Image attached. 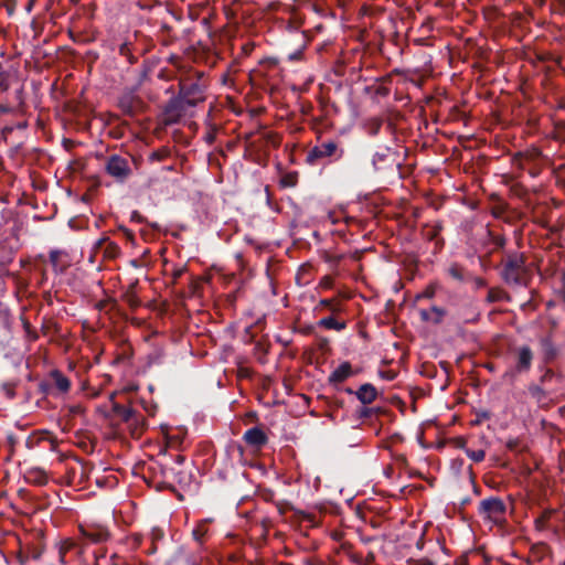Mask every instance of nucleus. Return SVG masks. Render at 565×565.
I'll return each instance as SVG.
<instances>
[{"label": "nucleus", "instance_id": "obj_16", "mask_svg": "<svg viewBox=\"0 0 565 565\" xmlns=\"http://www.w3.org/2000/svg\"><path fill=\"white\" fill-rule=\"evenodd\" d=\"M118 105L125 115L132 117L137 113L139 100L131 95H126L119 99Z\"/></svg>", "mask_w": 565, "mask_h": 565}, {"label": "nucleus", "instance_id": "obj_49", "mask_svg": "<svg viewBox=\"0 0 565 565\" xmlns=\"http://www.w3.org/2000/svg\"><path fill=\"white\" fill-rule=\"evenodd\" d=\"M192 534L196 541H201L202 536L204 535L201 529H194Z\"/></svg>", "mask_w": 565, "mask_h": 565}, {"label": "nucleus", "instance_id": "obj_7", "mask_svg": "<svg viewBox=\"0 0 565 565\" xmlns=\"http://www.w3.org/2000/svg\"><path fill=\"white\" fill-rule=\"evenodd\" d=\"M148 471L151 473L152 478L156 479L158 477L162 478V480L158 481L156 484L157 490L163 489H172L173 487L167 481L171 475H174V469L169 468L166 465H162L158 461L153 462L148 467Z\"/></svg>", "mask_w": 565, "mask_h": 565}, {"label": "nucleus", "instance_id": "obj_14", "mask_svg": "<svg viewBox=\"0 0 565 565\" xmlns=\"http://www.w3.org/2000/svg\"><path fill=\"white\" fill-rule=\"evenodd\" d=\"M418 313L423 322L439 324L446 316V310L440 307L433 306L430 310L419 309Z\"/></svg>", "mask_w": 565, "mask_h": 565}, {"label": "nucleus", "instance_id": "obj_27", "mask_svg": "<svg viewBox=\"0 0 565 565\" xmlns=\"http://www.w3.org/2000/svg\"><path fill=\"white\" fill-rule=\"evenodd\" d=\"M388 149H386L384 152H376L374 153L372 158V164L375 170H382L384 169V164L388 160Z\"/></svg>", "mask_w": 565, "mask_h": 565}, {"label": "nucleus", "instance_id": "obj_56", "mask_svg": "<svg viewBox=\"0 0 565 565\" xmlns=\"http://www.w3.org/2000/svg\"><path fill=\"white\" fill-rule=\"evenodd\" d=\"M556 128L565 130V119L555 122Z\"/></svg>", "mask_w": 565, "mask_h": 565}, {"label": "nucleus", "instance_id": "obj_35", "mask_svg": "<svg viewBox=\"0 0 565 565\" xmlns=\"http://www.w3.org/2000/svg\"><path fill=\"white\" fill-rule=\"evenodd\" d=\"M317 347L322 352H328L330 350L329 339L326 337H317Z\"/></svg>", "mask_w": 565, "mask_h": 565}, {"label": "nucleus", "instance_id": "obj_21", "mask_svg": "<svg viewBox=\"0 0 565 565\" xmlns=\"http://www.w3.org/2000/svg\"><path fill=\"white\" fill-rule=\"evenodd\" d=\"M134 288H135V285H131L129 287V289H127L125 291V294L122 295V300L132 309H137L140 305H141V301L140 299L138 298V296L136 295V292L134 291Z\"/></svg>", "mask_w": 565, "mask_h": 565}, {"label": "nucleus", "instance_id": "obj_61", "mask_svg": "<svg viewBox=\"0 0 565 565\" xmlns=\"http://www.w3.org/2000/svg\"><path fill=\"white\" fill-rule=\"evenodd\" d=\"M150 227L153 230H159V225L157 223H149Z\"/></svg>", "mask_w": 565, "mask_h": 565}, {"label": "nucleus", "instance_id": "obj_5", "mask_svg": "<svg viewBox=\"0 0 565 565\" xmlns=\"http://www.w3.org/2000/svg\"><path fill=\"white\" fill-rule=\"evenodd\" d=\"M186 100L183 99L179 94L168 100L163 107V122L164 125H174L185 115L188 108Z\"/></svg>", "mask_w": 565, "mask_h": 565}, {"label": "nucleus", "instance_id": "obj_33", "mask_svg": "<svg viewBox=\"0 0 565 565\" xmlns=\"http://www.w3.org/2000/svg\"><path fill=\"white\" fill-rule=\"evenodd\" d=\"M105 253H106V255L108 257L115 258L117 255H119L120 248H119V246L116 243L109 242L107 247H106Z\"/></svg>", "mask_w": 565, "mask_h": 565}, {"label": "nucleus", "instance_id": "obj_53", "mask_svg": "<svg viewBox=\"0 0 565 565\" xmlns=\"http://www.w3.org/2000/svg\"><path fill=\"white\" fill-rule=\"evenodd\" d=\"M50 386H51V384H50V383H45V382H42V383L40 384V388H41V391H42L43 393H45V394H47V393H49V387H50Z\"/></svg>", "mask_w": 565, "mask_h": 565}, {"label": "nucleus", "instance_id": "obj_37", "mask_svg": "<svg viewBox=\"0 0 565 565\" xmlns=\"http://www.w3.org/2000/svg\"><path fill=\"white\" fill-rule=\"evenodd\" d=\"M529 391H530V394H531L533 397L537 398L539 401H540L542 397H544V396H545V392H544V390H543L541 386L532 385V386H530Z\"/></svg>", "mask_w": 565, "mask_h": 565}, {"label": "nucleus", "instance_id": "obj_47", "mask_svg": "<svg viewBox=\"0 0 565 565\" xmlns=\"http://www.w3.org/2000/svg\"><path fill=\"white\" fill-rule=\"evenodd\" d=\"M477 417H478V418H477V422H478V423H480V422H481V420H483V419H489V418H490V413H489V412H487V411H483V412H481V413H478V414H477Z\"/></svg>", "mask_w": 565, "mask_h": 565}, {"label": "nucleus", "instance_id": "obj_43", "mask_svg": "<svg viewBox=\"0 0 565 565\" xmlns=\"http://www.w3.org/2000/svg\"><path fill=\"white\" fill-rule=\"evenodd\" d=\"M8 88H9V82H8L7 76H4L3 74H0V90L6 92V90H8Z\"/></svg>", "mask_w": 565, "mask_h": 565}, {"label": "nucleus", "instance_id": "obj_44", "mask_svg": "<svg viewBox=\"0 0 565 565\" xmlns=\"http://www.w3.org/2000/svg\"><path fill=\"white\" fill-rule=\"evenodd\" d=\"M70 413L72 415H79L84 413V408L81 405H74L70 407Z\"/></svg>", "mask_w": 565, "mask_h": 565}, {"label": "nucleus", "instance_id": "obj_64", "mask_svg": "<svg viewBox=\"0 0 565 565\" xmlns=\"http://www.w3.org/2000/svg\"><path fill=\"white\" fill-rule=\"evenodd\" d=\"M469 501H470V499L466 498V499L462 500L461 504L465 505V504L469 503Z\"/></svg>", "mask_w": 565, "mask_h": 565}, {"label": "nucleus", "instance_id": "obj_30", "mask_svg": "<svg viewBox=\"0 0 565 565\" xmlns=\"http://www.w3.org/2000/svg\"><path fill=\"white\" fill-rule=\"evenodd\" d=\"M488 235L491 239V243L494 245L493 252L503 249L507 245V238L503 235H495L491 231H488Z\"/></svg>", "mask_w": 565, "mask_h": 565}, {"label": "nucleus", "instance_id": "obj_51", "mask_svg": "<svg viewBox=\"0 0 565 565\" xmlns=\"http://www.w3.org/2000/svg\"><path fill=\"white\" fill-rule=\"evenodd\" d=\"M28 559H29V557H28V556H25V555H23L22 553H20V554L18 555V561H19V563H20L21 565H25V564H26V562H28Z\"/></svg>", "mask_w": 565, "mask_h": 565}, {"label": "nucleus", "instance_id": "obj_31", "mask_svg": "<svg viewBox=\"0 0 565 565\" xmlns=\"http://www.w3.org/2000/svg\"><path fill=\"white\" fill-rule=\"evenodd\" d=\"M170 156V151L168 148H161L159 150H156L153 151L149 159L151 161H163L164 159H167L168 157Z\"/></svg>", "mask_w": 565, "mask_h": 565}, {"label": "nucleus", "instance_id": "obj_2", "mask_svg": "<svg viewBox=\"0 0 565 565\" xmlns=\"http://www.w3.org/2000/svg\"><path fill=\"white\" fill-rule=\"evenodd\" d=\"M178 94L186 100L188 105L195 107L205 100V93L209 86L203 72H193L179 79Z\"/></svg>", "mask_w": 565, "mask_h": 565}, {"label": "nucleus", "instance_id": "obj_41", "mask_svg": "<svg viewBox=\"0 0 565 565\" xmlns=\"http://www.w3.org/2000/svg\"><path fill=\"white\" fill-rule=\"evenodd\" d=\"M130 221L142 224L146 223V217L138 211H132L130 214Z\"/></svg>", "mask_w": 565, "mask_h": 565}, {"label": "nucleus", "instance_id": "obj_12", "mask_svg": "<svg viewBox=\"0 0 565 565\" xmlns=\"http://www.w3.org/2000/svg\"><path fill=\"white\" fill-rule=\"evenodd\" d=\"M353 375L352 365L350 362L345 361L342 362L330 375H329V383L332 385H338L340 383H343L349 377Z\"/></svg>", "mask_w": 565, "mask_h": 565}, {"label": "nucleus", "instance_id": "obj_15", "mask_svg": "<svg viewBox=\"0 0 565 565\" xmlns=\"http://www.w3.org/2000/svg\"><path fill=\"white\" fill-rule=\"evenodd\" d=\"M447 274L449 277L459 282H469L470 278H472V274L457 263L449 266Z\"/></svg>", "mask_w": 565, "mask_h": 565}, {"label": "nucleus", "instance_id": "obj_58", "mask_svg": "<svg viewBox=\"0 0 565 565\" xmlns=\"http://www.w3.org/2000/svg\"><path fill=\"white\" fill-rule=\"evenodd\" d=\"M377 93H379L380 95H386V94L388 93V89H387V88H385V87H381V88H379V89H377Z\"/></svg>", "mask_w": 565, "mask_h": 565}, {"label": "nucleus", "instance_id": "obj_11", "mask_svg": "<svg viewBox=\"0 0 565 565\" xmlns=\"http://www.w3.org/2000/svg\"><path fill=\"white\" fill-rule=\"evenodd\" d=\"M82 536L90 543H102L109 539V532L104 526L81 527Z\"/></svg>", "mask_w": 565, "mask_h": 565}, {"label": "nucleus", "instance_id": "obj_18", "mask_svg": "<svg viewBox=\"0 0 565 565\" xmlns=\"http://www.w3.org/2000/svg\"><path fill=\"white\" fill-rule=\"evenodd\" d=\"M318 327L342 331L347 328L345 321H339L333 316H328L317 322Z\"/></svg>", "mask_w": 565, "mask_h": 565}, {"label": "nucleus", "instance_id": "obj_3", "mask_svg": "<svg viewBox=\"0 0 565 565\" xmlns=\"http://www.w3.org/2000/svg\"><path fill=\"white\" fill-rule=\"evenodd\" d=\"M105 171L118 183H125L132 175V158L110 154L105 160Z\"/></svg>", "mask_w": 565, "mask_h": 565}, {"label": "nucleus", "instance_id": "obj_48", "mask_svg": "<svg viewBox=\"0 0 565 565\" xmlns=\"http://www.w3.org/2000/svg\"><path fill=\"white\" fill-rule=\"evenodd\" d=\"M186 270V267L178 268L173 271V278L174 280L179 279Z\"/></svg>", "mask_w": 565, "mask_h": 565}, {"label": "nucleus", "instance_id": "obj_28", "mask_svg": "<svg viewBox=\"0 0 565 565\" xmlns=\"http://www.w3.org/2000/svg\"><path fill=\"white\" fill-rule=\"evenodd\" d=\"M22 326L25 332V338L29 342H35L39 339L38 331L31 326L28 320H22Z\"/></svg>", "mask_w": 565, "mask_h": 565}, {"label": "nucleus", "instance_id": "obj_6", "mask_svg": "<svg viewBox=\"0 0 565 565\" xmlns=\"http://www.w3.org/2000/svg\"><path fill=\"white\" fill-rule=\"evenodd\" d=\"M507 512V505L502 499L498 497H490L482 500L478 508V513L483 519L490 521H498L504 516Z\"/></svg>", "mask_w": 565, "mask_h": 565}, {"label": "nucleus", "instance_id": "obj_10", "mask_svg": "<svg viewBox=\"0 0 565 565\" xmlns=\"http://www.w3.org/2000/svg\"><path fill=\"white\" fill-rule=\"evenodd\" d=\"M243 439L245 443L250 446L260 449L268 443V437L265 434V431L259 427H252L247 429L244 435Z\"/></svg>", "mask_w": 565, "mask_h": 565}, {"label": "nucleus", "instance_id": "obj_60", "mask_svg": "<svg viewBox=\"0 0 565 565\" xmlns=\"http://www.w3.org/2000/svg\"><path fill=\"white\" fill-rule=\"evenodd\" d=\"M561 281H562V286H563V288L565 290V269L562 273Z\"/></svg>", "mask_w": 565, "mask_h": 565}, {"label": "nucleus", "instance_id": "obj_63", "mask_svg": "<svg viewBox=\"0 0 565 565\" xmlns=\"http://www.w3.org/2000/svg\"><path fill=\"white\" fill-rule=\"evenodd\" d=\"M345 393H348V394H355V392L352 388H350V387L345 388Z\"/></svg>", "mask_w": 565, "mask_h": 565}, {"label": "nucleus", "instance_id": "obj_4", "mask_svg": "<svg viewBox=\"0 0 565 565\" xmlns=\"http://www.w3.org/2000/svg\"><path fill=\"white\" fill-rule=\"evenodd\" d=\"M343 153L344 150L340 149L335 141L330 140L310 149L307 153L306 162L313 166L324 158L335 157V159H340Z\"/></svg>", "mask_w": 565, "mask_h": 565}, {"label": "nucleus", "instance_id": "obj_50", "mask_svg": "<svg viewBox=\"0 0 565 565\" xmlns=\"http://www.w3.org/2000/svg\"><path fill=\"white\" fill-rule=\"evenodd\" d=\"M518 440L516 439H512V440H509L507 443V447L510 449V450H515L516 447H518Z\"/></svg>", "mask_w": 565, "mask_h": 565}, {"label": "nucleus", "instance_id": "obj_59", "mask_svg": "<svg viewBox=\"0 0 565 565\" xmlns=\"http://www.w3.org/2000/svg\"><path fill=\"white\" fill-rule=\"evenodd\" d=\"M161 30L164 31V32H169L171 30V26L169 24H167V23H163L161 25Z\"/></svg>", "mask_w": 565, "mask_h": 565}, {"label": "nucleus", "instance_id": "obj_42", "mask_svg": "<svg viewBox=\"0 0 565 565\" xmlns=\"http://www.w3.org/2000/svg\"><path fill=\"white\" fill-rule=\"evenodd\" d=\"M380 375L382 379L387 380V381H393L396 376L394 371H381Z\"/></svg>", "mask_w": 565, "mask_h": 565}, {"label": "nucleus", "instance_id": "obj_17", "mask_svg": "<svg viewBox=\"0 0 565 565\" xmlns=\"http://www.w3.org/2000/svg\"><path fill=\"white\" fill-rule=\"evenodd\" d=\"M53 385L61 392L66 393L71 388V381L61 371L53 370L50 373Z\"/></svg>", "mask_w": 565, "mask_h": 565}, {"label": "nucleus", "instance_id": "obj_25", "mask_svg": "<svg viewBox=\"0 0 565 565\" xmlns=\"http://www.w3.org/2000/svg\"><path fill=\"white\" fill-rule=\"evenodd\" d=\"M298 182V173L297 172H287L285 173L279 181L281 188H294Z\"/></svg>", "mask_w": 565, "mask_h": 565}, {"label": "nucleus", "instance_id": "obj_29", "mask_svg": "<svg viewBox=\"0 0 565 565\" xmlns=\"http://www.w3.org/2000/svg\"><path fill=\"white\" fill-rule=\"evenodd\" d=\"M441 228V225L437 224L426 235L428 241H436V247L438 249L444 246V241L438 238Z\"/></svg>", "mask_w": 565, "mask_h": 565}, {"label": "nucleus", "instance_id": "obj_52", "mask_svg": "<svg viewBox=\"0 0 565 565\" xmlns=\"http://www.w3.org/2000/svg\"><path fill=\"white\" fill-rule=\"evenodd\" d=\"M456 565H468V558L466 556H460L457 561H456Z\"/></svg>", "mask_w": 565, "mask_h": 565}, {"label": "nucleus", "instance_id": "obj_22", "mask_svg": "<svg viewBox=\"0 0 565 565\" xmlns=\"http://www.w3.org/2000/svg\"><path fill=\"white\" fill-rule=\"evenodd\" d=\"M119 54L127 58L130 65L138 62V57L132 52V44L128 41L121 43L118 50Z\"/></svg>", "mask_w": 565, "mask_h": 565}, {"label": "nucleus", "instance_id": "obj_57", "mask_svg": "<svg viewBox=\"0 0 565 565\" xmlns=\"http://www.w3.org/2000/svg\"><path fill=\"white\" fill-rule=\"evenodd\" d=\"M416 546H417L418 550H422L424 547V537H423V535L416 542Z\"/></svg>", "mask_w": 565, "mask_h": 565}, {"label": "nucleus", "instance_id": "obj_13", "mask_svg": "<svg viewBox=\"0 0 565 565\" xmlns=\"http://www.w3.org/2000/svg\"><path fill=\"white\" fill-rule=\"evenodd\" d=\"M355 396L363 405H369L376 399L377 390L373 384L364 383L355 391Z\"/></svg>", "mask_w": 565, "mask_h": 565}, {"label": "nucleus", "instance_id": "obj_34", "mask_svg": "<svg viewBox=\"0 0 565 565\" xmlns=\"http://www.w3.org/2000/svg\"><path fill=\"white\" fill-rule=\"evenodd\" d=\"M52 328H54L57 331V324L55 322H53L52 320L44 318L42 321V326H41L42 333L45 335L49 334V332Z\"/></svg>", "mask_w": 565, "mask_h": 565}, {"label": "nucleus", "instance_id": "obj_23", "mask_svg": "<svg viewBox=\"0 0 565 565\" xmlns=\"http://www.w3.org/2000/svg\"><path fill=\"white\" fill-rule=\"evenodd\" d=\"M385 413H386V411L382 407L363 406L356 411V416L360 419H366V418H371L373 415H382Z\"/></svg>", "mask_w": 565, "mask_h": 565}, {"label": "nucleus", "instance_id": "obj_55", "mask_svg": "<svg viewBox=\"0 0 565 565\" xmlns=\"http://www.w3.org/2000/svg\"><path fill=\"white\" fill-rule=\"evenodd\" d=\"M184 460H185V457L182 455H177L174 458V462L178 465H182L184 462Z\"/></svg>", "mask_w": 565, "mask_h": 565}, {"label": "nucleus", "instance_id": "obj_45", "mask_svg": "<svg viewBox=\"0 0 565 565\" xmlns=\"http://www.w3.org/2000/svg\"><path fill=\"white\" fill-rule=\"evenodd\" d=\"M414 565H435V564H434V562H431L428 558H420V559L414 561Z\"/></svg>", "mask_w": 565, "mask_h": 565}, {"label": "nucleus", "instance_id": "obj_24", "mask_svg": "<svg viewBox=\"0 0 565 565\" xmlns=\"http://www.w3.org/2000/svg\"><path fill=\"white\" fill-rule=\"evenodd\" d=\"M503 299H509L508 294L503 289L497 287V288L489 289L486 300L489 303H494V302H499Z\"/></svg>", "mask_w": 565, "mask_h": 565}, {"label": "nucleus", "instance_id": "obj_38", "mask_svg": "<svg viewBox=\"0 0 565 565\" xmlns=\"http://www.w3.org/2000/svg\"><path fill=\"white\" fill-rule=\"evenodd\" d=\"M7 441H8V445H9V452H10V456H11L13 454V451H14L15 445L18 444V437L14 434L9 433L7 435Z\"/></svg>", "mask_w": 565, "mask_h": 565}, {"label": "nucleus", "instance_id": "obj_36", "mask_svg": "<svg viewBox=\"0 0 565 565\" xmlns=\"http://www.w3.org/2000/svg\"><path fill=\"white\" fill-rule=\"evenodd\" d=\"M436 294V287L434 285H429L422 294L416 296V299H431Z\"/></svg>", "mask_w": 565, "mask_h": 565}, {"label": "nucleus", "instance_id": "obj_8", "mask_svg": "<svg viewBox=\"0 0 565 565\" xmlns=\"http://www.w3.org/2000/svg\"><path fill=\"white\" fill-rule=\"evenodd\" d=\"M515 371L519 373L530 371L533 361V351L529 345L519 347L515 350Z\"/></svg>", "mask_w": 565, "mask_h": 565}, {"label": "nucleus", "instance_id": "obj_19", "mask_svg": "<svg viewBox=\"0 0 565 565\" xmlns=\"http://www.w3.org/2000/svg\"><path fill=\"white\" fill-rule=\"evenodd\" d=\"M65 253L60 249H52L49 254L50 263L56 274H63L67 267V264H62L60 258Z\"/></svg>", "mask_w": 565, "mask_h": 565}, {"label": "nucleus", "instance_id": "obj_26", "mask_svg": "<svg viewBox=\"0 0 565 565\" xmlns=\"http://www.w3.org/2000/svg\"><path fill=\"white\" fill-rule=\"evenodd\" d=\"M319 306L331 311L332 313L342 311V305L337 299H321Z\"/></svg>", "mask_w": 565, "mask_h": 565}, {"label": "nucleus", "instance_id": "obj_1", "mask_svg": "<svg viewBox=\"0 0 565 565\" xmlns=\"http://www.w3.org/2000/svg\"><path fill=\"white\" fill-rule=\"evenodd\" d=\"M526 257L523 253L509 252L501 262L500 276L511 287H529L533 273L526 265Z\"/></svg>", "mask_w": 565, "mask_h": 565}, {"label": "nucleus", "instance_id": "obj_54", "mask_svg": "<svg viewBox=\"0 0 565 565\" xmlns=\"http://www.w3.org/2000/svg\"><path fill=\"white\" fill-rule=\"evenodd\" d=\"M276 507L280 515H284L286 513L287 508H285L282 503H276Z\"/></svg>", "mask_w": 565, "mask_h": 565}, {"label": "nucleus", "instance_id": "obj_20", "mask_svg": "<svg viewBox=\"0 0 565 565\" xmlns=\"http://www.w3.org/2000/svg\"><path fill=\"white\" fill-rule=\"evenodd\" d=\"M26 480L36 486H44L47 483L49 478L44 470L33 469L28 472Z\"/></svg>", "mask_w": 565, "mask_h": 565}, {"label": "nucleus", "instance_id": "obj_39", "mask_svg": "<svg viewBox=\"0 0 565 565\" xmlns=\"http://www.w3.org/2000/svg\"><path fill=\"white\" fill-rule=\"evenodd\" d=\"M203 139L209 146L213 145L216 139V130L214 128L210 129L205 132Z\"/></svg>", "mask_w": 565, "mask_h": 565}, {"label": "nucleus", "instance_id": "obj_32", "mask_svg": "<svg viewBox=\"0 0 565 565\" xmlns=\"http://www.w3.org/2000/svg\"><path fill=\"white\" fill-rule=\"evenodd\" d=\"M466 455L475 462H481V461H483V459L486 457V451L482 449H478V450L466 449Z\"/></svg>", "mask_w": 565, "mask_h": 565}, {"label": "nucleus", "instance_id": "obj_46", "mask_svg": "<svg viewBox=\"0 0 565 565\" xmlns=\"http://www.w3.org/2000/svg\"><path fill=\"white\" fill-rule=\"evenodd\" d=\"M504 212V206H497L492 210V215L497 218L501 217L502 213Z\"/></svg>", "mask_w": 565, "mask_h": 565}, {"label": "nucleus", "instance_id": "obj_9", "mask_svg": "<svg viewBox=\"0 0 565 565\" xmlns=\"http://www.w3.org/2000/svg\"><path fill=\"white\" fill-rule=\"evenodd\" d=\"M116 393L110 394L109 399L111 403V411L115 416L119 417L125 423L132 420L138 422L139 414L131 407H126L115 401Z\"/></svg>", "mask_w": 565, "mask_h": 565}, {"label": "nucleus", "instance_id": "obj_40", "mask_svg": "<svg viewBox=\"0 0 565 565\" xmlns=\"http://www.w3.org/2000/svg\"><path fill=\"white\" fill-rule=\"evenodd\" d=\"M469 282H472L476 289H480L487 286V281L483 278L475 277L473 275Z\"/></svg>", "mask_w": 565, "mask_h": 565}, {"label": "nucleus", "instance_id": "obj_62", "mask_svg": "<svg viewBox=\"0 0 565 565\" xmlns=\"http://www.w3.org/2000/svg\"><path fill=\"white\" fill-rule=\"evenodd\" d=\"M273 497H274V493H273V492H269V494H268V495H266V497H265V499H266L267 501H269V500H271V499H273Z\"/></svg>", "mask_w": 565, "mask_h": 565}]
</instances>
